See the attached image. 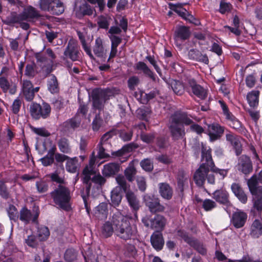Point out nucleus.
Returning a JSON list of instances; mask_svg holds the SVG:
<instances>
[{"label": "nucleus", "instance_id": "f257e3e1", "mask_svg": "<svg viewBox=\"0 0 262 262\" xmlns=\"http://www.w3.org/2000/svg\"><path fill=\"white\" fill-rule=\"evenodd\" d=\"M193 121L184 112H176L170 118L168 129L172 139L174 141L183 139L186 135L184 125H189Z\"/></svg>", "mask_w": 262, "mask_h": 262}, {"label": "nucleus", "instance_id": "f03ea898", "mask_svg": "<svg viewBox=\"0 0 262 262\" xmlns=\"http://www.w3.org/2000/svg\"><path fill=\"white\" fill-rule=\"evenodd\" d=\"M112 222L115 226V234L120 238L127 241L130 239L135 234V230L129 220L117 212L112 216Z\"/></svg>", "mask_w": 262, "mask_h": 262}, {"label": "nucleus", "instance_id": "7ed1b4c3", "mask_svg": "<svg viewBox=\"0 0 262 262\" xmlns=\"http://www.w3.org/2000/svg\"><path fill=\"white\" fill-rule=\"evenodd\" d=\"M50 195L54 203L61 208L66 210L70 209L71 195L68 188L62 185H59L50 193Z\"/></svg>", "mask_w": 262, "mask_h": 262}, {"label": "nucleus", "instance_id": "20e7f679", "mask_svg": "<svg viewBox=\"0 0 262 262\" xmlns=\"http://www.w3.org/2000/svg\"><path fill=\"white\" fill-rule=\"evenodd\" d=\"M142 222L145 227L161 232L165 228L166 219L160 214H146L143 217Z\"/></svg>", "mask_w": 262, "mask_h": 262}, {"label": "nucleus", "instance_id": "39448f33", "mask_svg": "<svg viewBox=\"0 0 262 262\" xmlns=\"http://www.w3.org/2000/svg\"><path fill=\"white\" fill-rule=\"evenodd\" d=\"M83 174L84 175L83 182L87 185L86 192L88 195L90 193L91 186V184L89 183L90 180L100 186L104 185L106 182L105 179L100 174H97L91 167H85L83 169Z\"/></svg>", "mask_w": 262, "mask_h": 262}, {"label": "nucleus", "instance_id": "423d86ee", "mask_svg": "<svg viewBox=\"0 0 262 262\" xmlns=\"http://www.w3.org/2000/svg\"><path fill=\"white\" fill-rule=\"evenodd\" d=\"M40 9L53 15H60L64 10L63 4L59 0H39Z\"/></svg>", "mask_w": 262, "mask_h": 262}, {"label": "nucleus", "instance_id": "0eeeda50", "mask_svg": "<svg viewBox=\"0 0 262 262\" xmlns=\"http://www.w3.org/2000/svg\"><path fill=\"white\" fill-rule=\"evenodd\" d=\"M210 170L209 167H205L204 165H200V167L195 172L193 177L197 185L202 186L206 179L208 183L212 184L214 183V175L212 173H208Z\"/></svg>", "mask_w": 262, "mask_h": 262}, {"label": "nucleus", "instance_id": "6e6552de", "mask_svg": "<svg viewBox=\"0 0 262 262\" xmlns=\"http://www.w3.org/2000/svg\"><path fill=\"white\" fill-rule=\"evenodd\" d=\"M51 110L50 105L45 102L41 105L34 103L30 107L31 115L35 119H39L41 117L47 118L50 116Z\"/></svg>", "mask_w": 262, "mask_h": 262}, {"label": "nucleus", "instance_id": "1a4fd4ad", "mask_svg": "<svg viewBox=\"0 0 262 262\" xmlns=\"http://www.w3.org/2000/svg\"><path fill=\"white\" fill-rule=\"evenodd\" d=\"M143 201L145 206L152 213L163 212L165 209V207L160 203L159 199L154 195L146 194L144 196Z\"/></svg>", "mask_w": 262, "mask_h": 262}, {"label": "nucleus", "instance_id": "9d476101", "mask_svg": "<svg viewBox=\"0 0 262 262\" xmlns=\"http://www.w3.org/2000/svg\"><path fill=\"white\" fill-rule=\"evenodd\" d=\"M80 52L77 41L71 39L68 43L64 53L63 59L70 58L73 61L79 60Z\"/></svg>", "mask_w": 262, "mask_h": 262}, {"label": "nucleus", "instance_id": "9b49d317", "mask_svg": "<svg viewBox=\"0 0 262 262\" xmlns=\"http://www.w3.org/2000/svg\"><path fill=\"white\" fill-rule=\"evenodd\" d=\"M92 98L93 107L101 113L106 100L108 99L107 92L103 90H95L92 92Z\"/></svg>", "mask_w": 262, "mask_h": 262}, {"label": "nucleus", "instance_id": "f8f14e48", "mask_svg": "<svg viewBox=\"0 0 262 262\" xmlns=\"http://www.w3.org/2000/svg\"><path fill=\"white\" fill-rule=\"evenodd\" d=\"M39 214V211L38 208H34L31 212L27 208L24 207L19 212V219L25 224H29L30 222L37 223Z\"/></svg>", "mask_w": 262, "mask_h": 262}, {"label": "nucleus", "instance_id": "ddd939ff", "mask_svg": "<svg viewBox=\"0 0 262 262\" xmlns=\"http://www.w3.org/2000/svg\"><path fill=\"white\" fill-rule=\"evenodd\" d=\"M247 214L246 212L242 211H237L233 213L231 219V224L236 228L243 227L247 220Z\"/></svg>", "mask_w": 262, "mask_h": 262}, {"label": "nucleus", "instance_id": "4468645a", "mask_svg": "<svg viewBox=\"0 0 262 262\" xmlns=\"http://www.w3.org/2000/svg\"><path fill=\"white\" fill-rule=\"evenodd\" d=\"M238 169L245 174H249L252 171V165L250 158L246 156H242L239 159Z\"/></svg>", "mask_w": 262, "mask_h": 262}, {"label": "nucleus", "instance_id": "2eb2a0df", "mask_svg": "<svg viewBox=\"0 0 262 262\" xmlns=\"http://www.w3.org/2000/svg\"><path fill=\"white\" fill-rule=\"evenodd\" d=\"M150 243L155 250H161L164 245V240L161 232L155 231L151 235Z\"/></svg>", "mask_w": 262, "mask_h": 262}, {"label": "nucleus", "instance_id": "dca6fc26", "mask_svg": "<svg viewBox=\"0 0 262 262\" xmlns=\"http://www.w3.org/2000/svg\"><path fill=\"white\" fill-rule=\"evenodd\" d=\"M81 119L78 114L70 119L63 123L61 125L62 130L64 132H69L71 129H75L79 127Z\"/></svg>", "mask_w": 262, "mask_h": 262}, {"label": "nucleus", "instance_id": "f3484780", "mask_svg": "<svg viewBox=\"0 0 262 262\" xmlns=\"http://www.w3.org/2000/svg\"><path fill=\"white\" fill-rule=\"evenodd\" d=\"M249 234L254 238H258L262 235L261 219H256L252 222L250 226Z\"/></svg>", "mask_w": 262, "mask_h": 262}, {"label": "nucleus", "instance_id": "a211bd4d", "mask_svg": "<svg viewBox=\"0 0 262 262\" xmlns=\"http://www.w3.org/2000/svg\"><path fill=\"white\" fill-rule=\"evenodd\" d=\"M188 84L191 88L192 93L202 99H204L207 96L206 90L201 85L196 84L194 79H188Z\"/></svg>", "mask_w": 262, "mask_h": 262}, {"label": "nucleus", "instance_id": "6ab92c4d", "mask_svg": "<svg viewBox=\"0 0 262 262\" xmlns=\"http://www.w3.org/2000/svg\"><path fill=\"white\" fill-rule=\"evenodd\" d=\"M232 192L242 203L246 204L248 197L242 187L239 183H234L231 186Z\"/></svg>", "mask_w": 262, "mask_h": 262}, {"label": "nucleus", "instance_id": "aec40b11", "mask_svg": "<svg viewBox=\"0 0 262 262\" xmlns=\"http://www.w3.org/2000/svg\"><path fill=\"white\" fill-rule=\"evenodd\" d=\"M224 128L218 124L208 125V132L211 141L219 139L224 133Z\"/></svg>", "mask_w": 262, "mask_h": 262}, {"label": "nucleus", "instance_id": "412c9836", "mask_svg": "<svg viewBox=\"0 0 262 262\" xmlns=\"http://www.w3.org/2000/svg\"><path fill=\"white\" fill-rule=\"evenodd\" d=\"M188 56L191 60L203 62L206 64L209 63V59L207 55L203 54L198 50L191 49L188 52Z\"/></svg>", "mask_w": 262, "mask_h": 262}, {"label": "nucleus", "instance_id": "4be33fe9", "mask_svg": "<svg viewBox=\"0 0 262 262\" xmlns=\"http://www.w3.org/2000/svg\"><path fill=\"white\" fill-rule=\"evenodd\" d=\"M213 198L217 202L225 205L230 204L229 199V194L225 190H217L213 193Z\"/></svg>", "mask_w": 262, "mask_h": 262}, {"label": "nucleus", "instance_id": "5701e85b", "mask_svg": "<svg viewBox=\"0 0 262 262\" xmlns=\"http://www.w3.org/2000/svg\"><path fill=\"white\" fill-rule=\"evenodd\" d=\"M125 198L129 206L134 211H137L140 207V201L136 195L131 190H128L125 193Z\"/></svg>", "mask_w": 262, "mask_h": 262}, {"label": "nucleus", "instance_id": "b1692460", "mask_svg": "<svg viewBox=\"0 0 262 262\" xmlns=\"http://www.w3.org/2000/svg\"><path fill=\"white\" fill-rule=\"evenodd\" d=\"M93 50L94 53L98 57L105 58L106 55V50L104 49L102 40L100 37L96 39Z\"/></svg>", "mask_w": 262, "mask_h": 262}, {"label": "nucleus", "instance_id": "393cba45", "mask_svg": "<svg viewBox=\"0 0 262 262\" xmlns=\"http://www.w3.org/2000/svg\"><path fill=\"white\" fill-rule=\"evenodd\" d=\"M202 163L201 165L209 167L210 169L215 166L212 159L210 149H206L204 147H203L202 149Z\"/></svg>", "mask_w": 262, "mask_h": 262}, {"label": "nucleus", "instance_id": "a878e982", "mask_svg": "<svg viewBox=\"0 0 262 262\" xmlns=\"http://www.w3.org/2000/svg\"><path fill=\"white\" fill-rule=\"evenodd\" d=\"M226 139L233 146L236 155H239L242 153V144L241 143L240 138L232 134L226 135Z\"/></svg>", "mask_w": 262, "mask_h": 262}, {"label": "nucleus", "instance_id": "bb28decb", "mask_svg": "<svg viewBox=\"0 0 262 262\" xmlns=\"http://www.w3.org/2000/svg\"><path fill=\"white\" fill-rule=\"evenodd\" d=\"M40 16L39 12L32 6L27 7L21 14V19L24 20H28Z\"/></svg>", "mask_w": 262, "mask_h": 262}, {"label": "nucleus", "instance_id": "cd10ccee", "mask_svg": "<svg viewBox=\"0 0 262 262\" xmlns=\"http://www.w3.org/2000/svg\"><path fill=\"white\" fill-rule=\"evenodd\" d=\"M23 93L25 98L28 101L32 100L34 98L33 85L30 81L24 80L23 81Z\"/></svg>", "mask_w": 262, "mask_h": 262}, {"label": "nucleus", "instance_id": "c85d7f7f", "mask_svg": "<svg viewBox=\"0 0 262 262\" xmlns=\"http://www.w3.org/2000/svg\"><path fill=\"white\" fill-rule=\"evenodd\" d=\"M159 193L161 196L166 200L171 199L173 194L172 188L166 183H161L159 184Z\"/></svg>", "mask_w": 262, "mask_h": 262}, {"label": "nucleus", "instance_id": "c756f323", "mask_svg": "<svg viewBox=\"0 0 262 262\" xmlns=\"http://www.w3.org/2000/svg\"><path fill=\"white\" fill-rule=\"evenodd\" d=\"M119 169V164L111 163L104 166L102 173L104 176L109 177L118 173Z\"/></svg>", "mask_w": 262, "mask_h": 262}, {"label": "nucleus", "instance_id": "7c9ffc66", "mask_svg": "<svg viewBox=\"0 0 262 262\" xmlns=\"http://www.w3.org/2000/svg\"><path fill=\"white\" fill-rule=\"evenodd\" d=\"M168 83L176 95H182L184 93L185 86L182 82L179 80L171 79L169 80Z\"/></svg>", "mask_w": 262, "mask_h": 262}, {"label": "nucleus", "instance_id": "2f4dec72", "mask_svg": "<svg viewBox=\"0 0 262 262\" xmlns=\"http://www.w3.org/2000/svg\"><path fill=\"white\" fill-rule=\"evenodd\" d=\"M95 215L101 220L106 218L108 214L107 204L101 203L94 210Z\"/></svg>", "mask_w": 262, "mask_h": 262}, {"label": "nucleus", "instance_id": "473e14b6", "mask_svg": "<svg viewBox=\"0 0 262 262\" xmlns=\"http://www.w3.org/2000/svg\"><path fill=\"white\" fill-rule=\"evenodd\" d=\"M57 145L60 151L64 154H69L71 152L72 149L70 141L66 137L61 138L57 142Z\"/></svg>", "mask_w": 262, "mask_h": 262}, {"label": "nucleus", "instance_id": "72a5a7b5", "mask_svg": "<svg viewBox=\"0 0 262 262\" xmlns=\"http://www.w3.org/2000/svg\"><path fill=\"white\" fill-rule=\"evenodd\" d=\"M120 188L116 187L111 192V205L114 207L118 206L122 200V194Z\"/></svg>", "mask_w": 262, "mask_h": 262}, {"label": "nucleus", "instance_id": "f704fd0d", "mask_svg": "<svg viewBox=\"0 0 262 262\" xmlns=\"http://www.w3.org/2000/svg\"><path fill=\"white\" fill-rule=\"evenodd\" d=\"M190 34L188 28L185 26H181L175 32V40L176 41H178L179 39L186 40L189 37Z\"/></svg>", "mask_w": 262, "mask_h": 262}, {"label": "nucleus", "instance_id": "c9c22d12", "mask_svg": "<svg viewBox=\"0 0 262 262\" xmlns=\"http://www.w3.org/2000/svg\"><path fill=\"white\" fill-rule=\"evenodd\" d=\"M115 229L112 220L111 222H106L101 227V235L104 237H110L113 233H115Z\"/></svg>", "mask_w": 262, "mask_h": 262}, {"label": "nucleus", "instance_id": "e433bc0d", "mask_svg": "<svg viewBox=\"0 0 262 262\" xmlns=\"http://www.w3.org/2000/svg\"><path fill=\"white\" fill-rule=\"evenodd\" d=\"M136 69L138 71L142 72L144 75L152 80H155L153 73L144 62L139 61L137 62L136 64Z\"/></svg>", "mask_w": 262, "mask_h": 262}, {"label": "nucleus", "instance_id": "4c0bfd02", "mask_svg": "<svg viewBox=\"0 0 262 262\" xmlns=\"http://www.w3.org/2000/svg\"><path fill=\"white\" fill-rule=\"evenodd\" d=\"M189 177L183 170H180L177 176L178 184L181 191H183L184 186L188 184Z\"/></svg>", "mask_w": 262, "mask_h": 262}, {"label": "nucleus", "instance_id": "58836bf2", "mask_svg": "<svg viewBox=\"0 0 262 262\" xmlns=\"http://www.w3.org/2000/svg\"><path fill=\"white\" fill-rule=\"evenodd\" d=\"M48 88L52 94H55L59 92V88L56 77L53 74L50 75V78L48 81Z\"/></svg>", "mask_w": 262, "mask_h": 262}, {"label": "nucleus", "instance_id": "ea45409f", "mask_svg": "<svg viewBox=\"0 0 262 262\" xmlns=\"http://www.w3.org/2000/svg\"><path fill=\"white\" fill-rule=\"evenodd\" d=\"M137 174V170L135 167L134 164L130 163L128 166L124 170L125 177L129 182H132L135 179Z\"/></svg>", "mask_w": 262, "mask_h": 262}, {"label": "nucleus", "instance_id": "a19ab883", "mask_svg": "<svg viewBox=\"0 0 262 262\" xmlns=\"http://www.w3.org/2000/svg\"><path fill=\"white\" fill-rule=\"evenodd\" d=\"M126 180V178L121 174H119L116 177L117 183L119 186L118 187L120 188V190L122 189L125 193L130 187V185L127 183Z\"/></svg>", "mask_w": 262, "mask_h": 262}, {"label": "nucleus", "instance_id": "79ce46f5", "mask_svg": "<svg viewBox=\"0 0 262 262\" xmlns=\"http://www.w3.org/2000/svg\"><path fill=\"white\" fill-rule=\"evenodd\" d=\"M77 163L78 159L76 157L73 158L69 157L66 163V169L70 172H76L77 169Z\"/></svg>", "mask_w": 262, "mask_h": 262}, {"label": "nucleus", "instance_id": "37998d69", "mask_svg": "<svg viewBox=\"0 0 262 262\" xmlns=\"http://www.w3.org/2000/svg\"><path fill=\"white\" fill-rule=\"evenodd\" d=\"M77 33L84 51L86 53L91 59H94V57L92 53L91 49L90 47L86 44L84 35L80 32H78Z\"/></svg>", "mask_w": 262, "mask_h": 262}, {"label": "nucleus", "instance_id": "c03bdc74", "mask_svg": "<svg viewBox=\"0 0 262 262\" xmlns=\"http://www.w3.org/2000/svg\"><path fill=\"white\" fill-rule=\"evenodd\" d=\"M259 92L258 91H252L247 95V98L249 105L252 107H255L258 103V97Z\"/></svg>", "mask_w": 262, "mask_h": 262}, {"label": "nucleus", "instance_id": "a18cd8bd", "mask_svg": "<svg viewBox=\"0 0 262 262\" xmlns=\"http://www.w3.org/2000/svg\"><path fill=\"white\" fill-rule=\"evenodd\" d=\"M177 236L187 243L189 246L192 245L195 238L190 236L187 232L183 230H179L177 232Z\"/></svg>", "mask_w": 262, "mask_h": 262}, {"label": "nucleus", "instance_id": "49530a36", "mask_svg": "<svg viewBox=\"0 0 262 262\" xmlns=\"http://www.w3.org/2000/svg\"><path fill=\"white\" fill-rule=\"evenodd\" d=\"M190 246L193 247L195 250H196L200 254L202 255H205L207 253V249L205 246L203 245V243L199 241L196 238H195Z\"/></svg>", "mask_w": 262, "mask_h": 262}, {"label": "nucleus", "instance_id": "de8ad7c7", "mask_svg": "<svg viewBox=\"0 0 262 262\" xmlns=\"http://www.w3.org/2000/svg\"><path fill=\"white\" fill-rule=\"evenodd\" d=\"M101 113L97 114L92 122V129L94 131H98L103 124V120L100 116Z\"/></svg>", "mask_w": 262, "mask_h": 262}, {"label": "nucleus", "instance_id": "09e8293b", "mask_svg": "<svg viewBox=\"0 0 262 262\" xmlns=\"http://www.w3.org/2000/svg\"><path fill=\"white\" fill-rule=\"evenodd\" d=\"M36 187L37 191L40 193H45L49 189L48 182L44 180H40L36 182Z\"/></svg>", "mask_w": 262, "mask_h": 262}, {"label": "nucleus", "instance_id": "8fccbe9b", "mask_svg": "<svg viewBox=\"0 0 262 262\" xmlns=\"http://www.w3.org/2000/svg\"><path fill=\"white\" fill-rule=\"evenodd\" d=\"M54 152V149H51L49 151L48 155L41 159V162L44 166H47L53 163L54 162L53 156Z\"/></svg>", "mask_w": 262, "mask_h": 262}, {"label": "nucleus", "instance_id": "3c124183", "mask_svg": "<svg viewBox=\"0 0 262 262\" xmlns=\"http://www.w3.org/2000/svg\"><path fill=\"white\" fill-rule=\"evenodd\" d=\"M77 252L73 249L67 250L64 254V258L68 262H73L76 260Z\"/></svg>", "mask_w": 262, "mask_h": 262}, {"label": "nucleus", "instance_id": "603ef678", "mask_svg": "<svg viewBox=\"0 0 262 262\" xmlns=\"http://www.w3.org/2000/svg\"><path fill=\"white\" fill-rule=\"evenodd\" d=\"M0 196L6 200L10 197V192L6 185L5 182L3 180H0Z\"/></svg>", "mask_w": 262, "mask_h": 262}, {"label": "nucleus", "instance_id": "864d4df0", "mask_svg": "<svg viewBox=\"0 0 262 262\" xmlns=\"http://www.w3.org/2000/svg\"><path fill=\"white\" fill-rule=\"evenodd\" d=\"M171 9L175 11L178 14L183 18L186 17V15L188 14V12L185 9L182 8L180 5L169 4Z\"/></svg>", "mask_w": 262, "mask_h": 262}, {"label": "nucleus", "instance_id": "5fc2aeb1", "mask_svg": "<svg viewBox=\"0 0 262 262\" xmlns=\"http://www.w3.org/2000/svg\"><path fill=\"white\" fill-rule=\"evenodd\" d=\"M253 207L251 212H254V210L258 212H262V198H252Z\"/></svg>", "mask_w": 262, "mask_h": 262}, {"label": "nucleus", "instance_id": "6e6d98bb", "mask_svg": "<svg viewBox=\"0 0 262 262\" xmlns=\"http://www.w3.org/2000/svg\"><path fill=\"white\" fill-rule=\"evenodd\" d=\"M50 235L48 228L45 226L41 227L38 230V237L40 241H45Z\"/></svg>", "mask_w": 262, "mask_h": 262}, {"label": "nucleus", "instance_id": "4d7b16f0", "mask_svg": "<svg viewBox=\"0 0 262 262\" xmlns=\"http://www.w3.org/2000/svg\"><path fill=\"white\" fill-rule=\"evenodd\" d=\"M36 65L34 62L27 64L26 67L25 74L29 77H33L37 73L35 70Z\"/></svg>", "mask_w": 262, "mask_h": 262}, {"label": "nucleus", "instance_id": "13d9d810", "mask_svg": "<svg viewBox=\"0 0 262 262\" xmlns=\"http://www.w3.org/2000/svg\"><path fill=\"white\" fill-rule=\"evenodd\" d=\"M49 177L53 182L59 183V185H61L64 183V178L60 175V173L58 172V171H56L50 174Z\"/></svg>", "mask_w": 262, "mask_h": 262}, {"label": "nucleus", "instance_id": "bf43d9fd", "mask_svg": "<svg viewBox=\"0 0 262 262\" xmlns=\"http://www.w3.org/2000/svg\"><path fill=\"white\" fill-rule=\"evenodd\" d=\"M10 83L5 76L0 75V87L4 93H6L9 89Z\"/></svg>", "mask_w": 262, "mask_h": 262}, {"label": "nucleus", "instance_id": "052dcab7", "mask_svg": "<svg viewBox=\"0 0 262 262\" xmlns=\"http://www.w3.org/2000/svg\"><path fill=\"white\" fill-rule=\"evenodd\" d=\"M52 63H53V61H52ZM52 63L42 66L41 67V71H40L41 76L43 77H47L52 72Z\"/></svg>", "mask_w": 262, "mask_h": 262}, {"label": "nucleus", "instance_id": "680f3d73", "mask_svg": "<svg viewBox=\"0 0 262 262\" xmlns=\"http://www.w3.org/2000/svg\"><path fill=\"white\" fill-rule=\"evenodd\" d=\"M216 206V203L213 200L206 199L203 201V208L206 211H210Z\"/></svg>", "mask_w": 262, "mask_h": 262}, {"label": "nucleus", "instance_id": "e2e57ef3", "mask_svg": "<svg viewBox=\"0 0 262 262\" xmlns=\"http://www.w3.org/2000/svg\"><path fill=\"white\" fill-rule=\"evenodd\" d=\"M105 145L99 143L97 146L98 148V157L100 159H105L110 157L109 154L105 152Z\"/></svg>", "mask_w": 262, "mask_h": 262}, {"label": "nucleus", "instance_id": "0e129e2a", "mask_svg": "<svg viewBox=\"0 0 262 262\" xmlns=\"http://www.w3.org/2000/svg\"><path fill=\"white\" fill-rule=\"evenodd\" d=\"M8 213L10 220L16 221L18 218L17 209L13 205H10L9 206Z\"/></svg>", "mask_w": 262, "mask_h": 262}, {"label": "nucleus", "instance_id": "69168bd1", "mask_svg": "<svg viewBox=\"0 0 262 262\" xmlns=\"http://www.w3.org/2000/svg\"><path fill=\"white\" fill-rule=\"evenodd\" d=\"M140 165L143 169L147 171H150L153 169V164L148 159L141 161Z\"/></svg>", "mask_w": 262, "mask_h": 262}, {"label": "nucleus", "instance_id": "338daca9", "mask_svg": "<svg viewBox=\"0 0 262 262\" xmlns=\"http://www.w3.org/2000/svg\"><path fill=\"white\" fill-rule=\"evenodd\" d=\"M140 136L141 140L146 143H150L152 142L155 138V134L154 133H142L141 134Z\"/></svg>", "mask_w": 262, "mask_h": 262}, {"label": "nucleus", "instance_id": "774afa93", "mask_svg": "<svg viewBox=\"0 0 262 262\" xmlns=\"http://www.w3.org/2000/svg\"><path fill=\"white\" fill-rule=\"evenodd\" d=\"M252 194V198H262V186H259L253 189L250 190Z\"/></svg>", "mask_w": 262, "mask_h": 262}]
</instances>
